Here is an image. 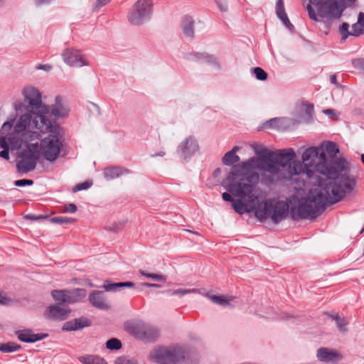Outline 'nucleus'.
<instances>
[{
    "instance_id": "f257e3e1",
    "label": "nucleus",
    "mask_w": 364,
    "mask_h": 364,
    "mask_svg": "<svg viewBox=\"0 0 364 364\" xmlns=\"http://www.w3.org/2000/svg\"><path fill=\"white\" fill-rule=\"evenodd\" d=\"M261 164L260 169L271 174L272 183L290 180L293 176L305 172L309 178L314 176V170L310 168L316 164L318 148L310 147L302 154L304 165L294 160L295 152L292 149L280 150L279 152L264 149L258 152Z\"/></svg>"
},
{
    "instance_id": "f03ea898",
    "label": "nucleus",
    "mask_w": 364,
    "mask_h": 364,
    "mask_svg": "<svg viewBox=\"0 0 364 364\" xmlns=\"http://www.w3.org/2000/svg\"><path fill=\"white\" fill-rule=\"evenodd\" d=\"M50 119L43 113L27 111L14 124V120L6 122L0 129V157L9 160V150H18L23 143L31 142L40 136L39 132L47 131Z\"/></svg>"
},
{
    "instance_id": "7ed1b4c3",
    "label": "nucleus",
    "mask_w": 364,
    "mask_h": 364,
    "mask_svg": "<svg viewBox=\"0 0 364 364\" xmlns=\"http://www.w3.org/2000/svg\"><path fill=\"white\" fill-rule=\"evenodd\" d=\"M340 181L343 184L329 181L321 191L311 190L307 198H301L298 205L291 208L292 218H316L324 211L327 203L333 204L340 201L346 193L352 191L355 186V179L348 176H343Z\"/></svg>"
},
{
    "instance_id": "20e7f679",
    "label": "nucleus",
    "mask_w": 364,
    "mask_h": 364,
    "mask_svg": "<svg viewBox=\"0 0 364 364\" xmlns=\"http://www.w3.org/2000/svg\"><path fill=\"white\" fill-rule=\"evenodd\" d=\"M256 159L251 158L242 161L241 165L232 166L228 176L223 180L221 185L233 196L240 198L232 203L235 211L240 215L249 212L247 206L242 199L255 198L252 194L254 184L257 182L259 175L251 171L255 168Z\"/></svg>"
},
{
    "instance_id": "39448f33",
    "label": "nucleus",
    "mask_w": 364,
    "mask_h": 364,
    "mask_svg": "<svg viewBox=\"0 0 364 364\" xmlns=\"http://www.w3.org/2000/svg\"><path fill=\"white\" fill-rule=\"evenodd\" d=\"M318 148V155L316 164L315 165V171L319 173L326 176L328 179L336 180V184L343 185V183L340 181L343 176H348L350 178H353L348 173H346L348 168L346 161L344 159H328L326 156V152L324 150L323 145H320Z\"/></svg>"
},
{
    "instance_id": "423d86ee",
    "label": "nucleus",
    "mask_w": 364,
    "mask_h": 364,
    "mask_svg": "<svg viewBox=\"0 0 364 364\" xmlns=\"http://www.w3.org/2000/svg\"><path fill=\"white\" fill-rule=\"evenodd\" d=\"M46 125L50 126V128L43 132L48 133V135L41 139L38 144L39 154H41L46 160L53 163L58 159L63 146L60 141L63 130L56 122L51 119L47 122Z\"/></svg>"
},
{
    "instance_id": "0eeeda50",
    "label": "nucleus",
    "mask_w": 364,
    "mask_h": 364,
    "mask_svg": "<svg viewBox=\"0 0 364 364\" xmlns=\"http://www.w3.org/2000/svg\"><path fill=\"white\" fill-rule=\"evenodd\" d=\"M306 10L309 18L319 21V18L331 19L339 18L344 7L337 0H309Z\"/></svg>"
},
{
    "instance_id": "6e6552de",
    "label": "nucleus",
    "mask_w": 364,
    "mask_h": 364,
    "mask_svg": "<svg viewBox=\"0 0 364 364\" xmlns=\"http://www.w3.org/2000/svg\"><path fill=\"white\" fill-rule=\"evenodd\" d=\"M289 203L283 201L267 200L255 210V217L261 222L270 218L273 223L278 224L289 215Z\"/></svg>"
},
{
    "instance_id": "1a4fd4ad",
    "label": "nucleus",
    "mask_w": 364,
    "mask_h": 364,
    "mask_svg": "<svg viewBox=\"0 0 364 364\" xmlns=\"http://www.w3.org/2000/svg\"><path fill=\"white\" fill-rule=\"evenodd\" d=\"M25 148L18 154L16 169L18 173H26L34 170L39 159L38 143H23Z\"/></svg>"
},
{
    "instance_id": "9d476101",
    "label": "nucleus",
    "mask_w": 364,
    "mask_h": 364,
    "mask_svg": "<svg viewBox=\"0 0 364 364\" xmlns=\"http://www.w3.org/2000/svg\"><path fill=\"white\" fill-rule=\"evenodd\" d=\"M149 357L157 364H177L186 357V350L183 346L178 345L160 346L151 351Z\"/></svg>"
},
{
    "instance_id": "9b49d317",
    "label": "nucleus",
    "mask_w": 364,
    "mask_h": 364,
    "mask_svg": "<svg viewBox=\"0 0 364 364\" xmlns=\"http://www.w3.org/2000/svg\"><path fill=\"white\" fill-rule=\"evenodd\" d=\"M23 95L28 105H24L21 102L16 103L14 107L17 112L22 113L23 111H30L31 112L43 113L48 116V108L43 105L41 94L38 90L33 87H28L23 90Z\"/></svg>"
},
{
    "instance_id": "f8f14e48",
    "label": "nucleus",
    "mask_w": 364,
    "mask_h": 364,
    "mask_svg": "<svg viewBox=\"0 0 364 364\" xmlns=\"http://www.w3.org/2000/svg\"><path fill=\"white\" fill-rule=\"evenodd\" d=\"M152 12V0H137L130 9L127 18L132 25L140 26L150 20Z\"/></svg>"
},
{
    "instance_id": "ddd939ff",
    "label": "nucleus",
    "mask_w": 364,
    "mask_h": 364,
    "mask_svg": "<svg viewBox=\"0 0 364 364\" xmlns=\"http://www.w3.org/2000/svg\"><path fill=\"white\" fill-rule=\"evenodd\" d=\"M64 62L69 66L82 67L88 65V62L84 58L80 51L74 48H67L62 53Z\"/></svg>"
},
{
    "instance_id": "4468645a",
    "label": "nucleus",
    "mask_w": 364,
    "mask_h": 364,
    "mask_svg": "<svg viewBox=\"0 0 364 364\" xmlns=\"http://www.w3.org/2000/svg\"><path fill=\"white\" fill-rule=\"evenodd\" d=\"M198 150V144L194 137L190 136L180 143L177 148V153L181 158L187 159L191 158Z\"/></svg>"
},
{
    "instance_id": "2eb2a0df",
    "label": "nucleus",
    "mask_w": 364,
    "mask_h": 364,
    "mask_svg": "<svg viewBox=\"0 0 364 364\" xmlns=\"http://www.w3.org/2000/svg\"><path fill=\"white\" fill-rule=\"evenodd\" d=\"M137 339L146 342H154L159 337V331L152 326H144L137 328L134 332Z\"/></svg>"
},
{
    "instance_id": "dca6fc26",
    "label": "nucleus",
    "mask_w": 364,
    "mask_h": 364,
    "mask_svg": "<svg viewBox=\"0 0 364 364\" xmlns=\"http://www.w3.org/2000/svg\"><path fill=\"white\" fill-rule=\"evenodd\" d=\"M16 334L21 341L25 343H35L48 336L46 333H33L31 329L18 330Z\"/></svg>"
},
{
    "instance_id": "f3484780",
    "label": "nucleus",
    "mask_w": 364,
    "mask_h": 364,
    "mask_svg": "<svg viewBox=\"0 0 364 364\" xmlns=\"http://www.w3.org/2000/svg\"><path fill=\"white\" fill-rule=\"evenodd\" d=\"M318 359L324 363L336 362L342 359V355L336 350L327 348H320L317 350Z\"/></svg>"
},
{
    "instance_id": "a211bd4d",
    "label": "nucleus",
    "mask_w": 364,
    "mask_h": 364,
    "mask_svg": "<svg viewBox=\"0 0 364 364\" xmlns=\"http://www.w3.org/2000/svg\"><path fill=\"white\" fill-rule=\"evenodd\" d=\"M89 301L92 305L99 309L107 310L109 308L105 293L102 291H94L89 295Z\"/></svg>"
},
{
    "instance_id": "6ab92c4d",
    "label": "nucleus",
    "mask_w": 364,
    "mask_h": 364,
    "mask_svg": "<svg viewBox=\"0 0 364 364\" xmlns=\"http://www.w3.org/2000/svg\"><path fill=\"white\" fill-rule=\"evenodd\" d=\"M70 310L68 308H63L58 305L49 306L47 310V317L51 319L63 321L68 316Z\"/></svg>"
},
{
    "instance_id": "aec40b11",
    "label": "nucleus",
    "mask_w": 364,
    "mask_h": 364,
    "mask_svg": "<svg viewBox=\"0 0 364 364\" xmlns=\"http://www.w3.org/2000/svg\"><path fill=\"white\" fill-rule=\"evenodd\" d=\"M90 325L91 323L87 318L80 317L65 322L63 326L62 330L64 331H77L84 327L90 326Z\"/></svg>"
},
{
    "instance_id": "412c9836",
    "label": "nucleus",
    "mask_w": 364,
    "mask_h": 364,
    "mask_svg": "<svg viewBox=\"0 0 364 364\" xmlns=\"http://www.w3.org/2000/svg\"><path fill=\"white\" fill-rule=\"evenodd\" d=\"M276 14L277 17L281 20L283 24L289 30L294 28V26L291 23L284 9L283 0H277L276 3Z\"/></svg>"
},
{
    "instance_id": "4be33fe9",
    "label": "nucleus",
    "mask_w": 364,
    "mask_h": 364,
    "mask_svg": "<svg viewBox=\"0 0 364 364\" xmlns=\"http://www.w3.org/2000/svg\"><path fill=\"white\" fill-rule=\"evenodd\" d=\"M86 296V290L84 289H74L66 290L67 304H73L80 301Z\"/></svg>"
},
{
    "instance_id": "5701e85b",
    "label": "nucleus",
    "mask_w": 364,
    "mask_h": 364,
    "mask_svg": "<svg viewBox=\"0 0 364 364\" xmlns=\"http://www.w3.org/2000/svg\"><path fill=\"white\" fill-rule=\"evenodd\" d=\"M50 112L52 115L58 117H63L68 114V109L64 107L63 99L60 96L55 97V104L52 105Z\"/></svg>"
},
{
    "instance_id": "b1692460",
    "label": "nucleus",
    "mask_w": 364,
    "mask_h": 364,
    "mask_svg": "<svg viewBox=\"0 0 364 364\" xmlns=\"http://www.w3.org/2000/svg\"><path fill=\"white\" fill-rule=\"evenodd\" d=\"M183 34L186 37L193 38L194 36V21L192 17L186 16L181 23Z\"/></svg>"
},
{
    "instance_id": "393cba45",
    "label": "nucleus",
    "mask_w": 364,
    "mask_h": 364,
    "mask_svg": "<svg viewBox=\"0 0 364 364\" xmlns=\"http://www.w3.org/2000/svg\"><path fill=\"white\" fill-rule=\"evenodd\" d=\"M128 173L129 171L122 167H108L105 169L104 176L107 180H112Z\"/></svg>"
},
{
    "instance_id": "a878e982",
    "label": "nucleus",
    "mask_w": 364,
    "mask_h": 364,
    "mask_svg": "<svg viewBox=\"0 0 364 364\" xmlns=\"http://www.w3.org/2000/svg\"><path fill=\"white\" fill-rule=\"evenodd\" d=\"M135 284L132 282H117V283H107L105 284L103 287L107 291H118L122 287L133 288Z\"/></svg>"
},
{
    "instance_id": "bb28decb",
    "label": "nucleus",
    "mask_w": 364,
    "mask_h": 364,
    "mask_svg": "<svg viewBox=\"0 0 364 364\" xmlns=\"http://www.w3.org/2000/svg\"><path fill=\"white\" fill-rule=\"evenodd\" d=\"M78 360L83 364H107L103 358L94 355L80 356Z\"/></svg>"
},
{
    "instance_id": "cd10ccee",
    "label": "nucleus",
    "mask_w": 364,
    "mask_h": 364,
    "mask_svg": "<svg viewBox=\"0 0 364 364\" xmlns=\"http://www.w3.org/2000/svg\"><path fill=\"white\" fill-rule=\"evenodd\" d=\"M188 57L193 60L198 62H207L210 63H215V58L207 53H190Z\"/></svg>"
},
{
    "instance_id": "c85d7f7f",
    "label": "nucleus",
    "mask_w": 364,
    "mask_h": 364,
    "mask_svg": "<svg viewBox=\"0 0 364 364\" xmlns=\"http://www.w3.org/2000/svg\"><path fill=\"white\" fill-rule=\"evenodd\" d=\"M321 145H323L324 150L329 154L331 159H335V156L339 152V149L336 144L331 141H324Z\"/></svg>"
},
{
    "instance_id": "c756f323",
    "label": "nucleus",
    "mask_w": 364,
    "mask_h": 364,
    "mask_svg": "<svg viewBox=\"0 0 364 364\" xmlns=\"http://www.w3.org/2000/svg\"><path fill=\"white\" fill-rule=\"evenodd\" d=\"M240 161V157L237 154H233V151H228L222 159L223 164L225 166L234 165ZM242 163L240 164L241 165ZM237 164L236 166H237Z\"/></svg>"
},
{
    "instance_id": "7c9ffc66",
    "label": "nucleus",
    "mask_w": 364,
    "mask_h": 364,
    "mask_svg": "<svg viewBox=\"0 0 364 364\" xmlns=\"http://www.w3.org/2000/svg\"><path fill=\"white\" fill-rule=\"evenodd\" d=\"M330 317L335 321L338 329L342 333L348 331L347 326L348 321L344 318L340 317L338 315H329Z\"/></svg>"
},
{
    "instance_id": "2f4dec72",
    "label": "nucleus",
    "mask_w": 364,
    "mask_h": 364,
    "mask_svg": "<svg viewBox=\"0 0 364 364\" xmlns=\"http://www.w3.org/2000/svg\"><path fill=\"white\" fill-rule=\"evenodd\" d=\"M21 346L14 342H7L0 345V351L2 353H12L19 350Z\"/></svg>"
},
{
    "instance_id": "473e14b6",
    "label": "nucleus",
    "mask_w": 364,
    "mask_h": 364,
    "mask_svg": "<svg viewBox=\"0 0 364 364\" xmlns=\"http://www.w3.org/2000/svg\"><path fill=\"white\" fill-rule=\"evenodd\" d=\"M51 295L59 304H67L66 290H53Z\"/></svg>"
},
{
    "instance_id": "72a5a7b5",
    "label": "nucleus",
    "mask_w": 364,
    "mask_h": 364,
    "mask_svg": "<svg viewBox=\"0 0 364 364\" xmlns=\"http://www.w3.org/2000/svg\"><path fill=\"white\" fill-rule=\"evenodd\" d=\"M122 345L121 341L115 338L109 339L106 342V347L111 350H117L122 348Z\"/></svg>"
},
{
    "instance_id": "f704fd0d",
    "label": "nucleus",
    "mask_w": 364,
    "mask_h": 364,
    "mask_svg": "<svg viewBox=\"0 0 364 364\" xmlns=\"http://www.w3.org/2000/svg\"><path fill=\"white\" fill-rule=\"evenodd\" d=\"M76 220L72 218L65 216H57L50 218V222L55 224H67L74 223Z\"/></svg>"
},
{
    "instance_id": "c9c22d12",
    "label": "nucleus",
    "mask_w": 364,
    "mask_h": 364,
    "mask_svg": "<svg viewBox=\"0 0 364 364\" xmlns=\"http://www.w3.org/2000/svg\"><path fill=\"white\" fill-rule=\"evenodd\" d=\"M139 273L147 277L151 278L156 282H165L166 280V277L161 274H151V273H147L144 270H139Z\"/></svg>"
},
{
    "instance_id": "e433bc0d",
    "label": "nucleus",
    "mask_w": 364,
    "mask_h": 364,
    "mask_svg": "<svg viewBox=\"0 0 364 364\" xmlns=\"http://www.w3.org/2000/svg\"><path fill=\"white\" fill-rule=\"evenodd\" d=\"M200 290L198 289H178L171 291V295H178L180 296H183L187 294L190 293H199Z\"/></svg>"
},
{
    "instance_id": "4c0bfd02",
    "label": "nucleus",
    "mask_w": 364,
    "mask_h": 364,
    "mask_svg": "<svg viewBox=\"0 0 364 364\" xmlns=\"http://www.w3.org/2000/svg\"><path fill=\"white\" fill-rule=\"evenodd\" d=\"M207 296L213 302L221 306H225L229 304V301L223 296L207 294Z\"/></svg>"
},
{
    "instance_id": "58836bf2",
    "label": "nucleus",
    "mask_w": 364,
    "mask_h": 364,
    "mask_svg": "<svg viewBox=\"0 0 364 364\" xmlns=\"http://www.w3.org/2000/svg\"><path fill=\"white\" fill-rule=\"evenodd\" d=\"M350 32L351 36H359L364 33V27L357 21L352 25Z\"/></svg>"
},
{
    "instance_id": "ea45409f",
    "label": "nucleus",
    "mask_w": 364,
    "mask_h": 364,
    "mask_svg": "<svg viewBox=\"0 0 364 364\" xmlns=\"http://www.w3.org/2000/svg\"><path fill=\"white\" fill-rule=\"evenodd\" d=\"M339 32L343 41H345L348 36H351V32L349 31V24L345 22L343 23L339 28Z\"/></svg>"
},
{
    "instance_id": "a19ab883",
    "label": "nucleus",
    "mask_w": 364,
    "mask_h": 364,
    "mask_svg": "<svg viewBox=\"0 0 364 364\" xmlns=\"http://www.w3.org/2000/svg\"><path fill=\"white\" fill-rule=\"evenodd\" d=\"M252 73L255 74V77L259 80H265L267 78V73L259 67H256L252 69Z\"/></svg>"
},
{
    "instance_id": "79ce46f5",
    "label": "nucleus",
    "mask_w": 364,
    "mask_h": 364,
    "mask_svg": "<svg viewBox=\"0 0 364 364\" xmlns=\"http://www.w3.org/2000/svg\"><path fill=\"white\" fill-rule=\"evenodd\" d=\"M92 185L91 181H86L82 183H80L73 188V192H77L82 190H87L90 188Z\"/></svg>"
},
{
    "instance_id": "37998d69",
    "label": "nucleus",
    "mask_w": 364,
    "mask_h": 364,
    "mask_svg": "<svg viewBox=\"0 0 364 364\" xmlns=\"http://www.w3.org/2000/svg\"><path fill=\"white\" fill-rule=\"evenodd\" d=\"M77 208L75 204L68 203V204H65L63 207L62 212L63 213H74L77 211Z\"/></svg>"
},
{
    "instance_id": "c03bdc74",
    "label": "nucleus",
    "mask_w": 364,
    "mask_h": 364,
    "mask_svg": "<svg viewBox=\"0 0 364 364\" xmlns=\"http://www.w3.org/2000/svg\"><path fill=\"white\" fill-rule=\"evenodd\" d=\"M14 303V299L6 296L3 292L0 291V304L10 305Z\"/></svg>"
},
{
    "instance_id": "a18cd8bd",
    "label": "nucleus",
    "mask_w": 364,
    "mask_h": 364,
    "mask_svg": "<svg viewBox=\"0 0 364 364\" xmlns=\"http://www.w3.org/2000/svg\"><path fill=\"white\" fill-rule=\"evenodd\" d=\"M33 181L31 179H21L14 181V185L18 187H23L26 186H32Z\"/></svg>"
},
{
    "instance_id": "49530a36",
    "label": "nucleus",
    "mask_w": 364,
    "mask_h": 364,
    "mask_svg": "<svg viewBox=\"0 0 364 364\" xmlns=\"http://www.w3.org/2000/svg\"><path fill=\"white\" fill-rule=\"evenodd\" d=\"M352 65L355 68H359L364 71V58H355L352 60Z\"/></svg>"
},
{
    "instance_id": "de8ad7c7",
    "label": "nucleus",
    "mask_w": 364,
    "mask_h": 364,
    "mask_svg": "<svg viewBox=\"0 0 364 364\" xmlns=\"http://www.w3.org/2000/svg\"><path fill=\"white\" fill-rule=\"evenodd\" d=\"M48 216L47 215H34V214H28L24 216V218L31 220H38L47 219Z\"/></svg>"
},
{
    "instance_id": "09e8293b",
    "label": "nucleus",
    "mask_w": 364,
    "mask_h": 364,
    "mask_svg": "<svg viewBox=\"0 0 364 364\" xmlns=\"http://www.w3.org/2000/svg\"><path fill=\"white\" fill-rule=\"evenodd\" d=\"M306 114L308 116V117L311 119L313 117L314 114V105H309L306 107L305 110Z\"/></svg>"
},
{
    "instance_id": "8fccbe9b",
    "label": "nucleus",
    "mask_w": 364,
    "mask_h": 364,
    "mask_svg": "<svg viewBox=\"0 0 364 364\" xmlns=\"http://www.w3.org/2000/svg\"><path fill=\"white\" fill-rule=\"evenodd\" d=\"M323 112L328 115L331 119H336L338 117L336 111L333 109H326L323 110Z\"/></svg>"
},
{
    "instance_id": "3c124183",
    "label": "nucleus",
    "mask_w": 364,
    "mask_h": 364,
    "mask_svg": "<svg viewBox=\"0 0 364 364\" xmlns=\"http://www.w3.org/2000/svg\"><path fill=\"white\" fill-rule=\"evenodd\" d=\"M222 198L225 201L231 202V203L235 201V199H233L231 195L228 192L223 193L222 194Z\"/></svg>"
},
{
    "instance_id": "603ef678",
    "label": "nucleus",
    "mask_w": 364,
    "mask_h": 364,
    "mask_svg": "<svg viewBox=\"0 0 364 364\" xmlns=\"http://www.w3.org/2000/svg\"><path fill=\"white\" fill-rule=\"evenodd\" d=\"M110 1H111V0H96V1L95 3V7H102Z\"/></svg>"
},
{
    "instance_id": "864d4df0",
    "label": "nucleus",
    "mask_w": 364,
    "mask_h": 364,
    "mask_svg": "<svg viewBox=\"0 0 364 364\" xmlns=\"http://www.w3.org/2000/svg\"><path fill=\"white\" fill-rule=\"evenodd\" d=\"M217 4H218L219 9L221 11L225 12V11H228V5L225 2L218 1Z\"/></svg>"
},
{
    "instance_id": "5fc2aeb1",
    "label": "nucleus",
    "mask_w": 364,
    "mask_h": 364,
    "mask_svg": "<svg viewBox=\"0 0 364 364\" xmlns=\"http://www.w3.org/2000/svg\"><path fill=\"white\" fill-rule=\"evenodd\" d=\"M278 119L274 118L266 122V126L268 127H274L277 126Z\"/></svg>"
},
{
    "instance_id": "6e6d98bb",
    "label": "nucleus",
    "mask_w": 364,
    "mask_h": 364,
    "mask_svg": "<svg viewBox=\"0 0 364 364\" xmlns=\"http://www.w3.org/2000/svg\"><path fill=\"white\" fill-rule=\"evenodd\" d=\"M38 69L43 70L46 71H50L52 68L51 65L48 64L40 65L38 66Z\"/></svg>"
},
{
    "instance_id": "4d7b16f0",
    "label": "nucleus",
    "mask_w": 364,
    "mask_h": 364,
    "mask_svg": "<svg viewBox=\"0 0 364 364\" xmlns=\"http://www.w3.org/2000/svg\"><path fill=\"white\" fill-rule=\"evenodd\" d=\"M358 22L364 27V13L360 12L358 18Z\"/></svg>"
},
{
    "instance_id": "13d9d810",
    "label": "nucleus",
    "mask_w": 364,
    "mask_h": 364,
    "mask_svg": "<svg viewBox=\"0 0 364 364\" xmlns=\"http://www.w3.org/2000/svg\"><path fill=\"white\" fill-rule=\"evenodd\" d=\"M330 81L332 84H334L336 85H338V83L337 82V78L336 75H332L330 77Z\"/></svg>"
},
{
    "instance_id": "bf43d9fd",
    "label": "nucleus",
    "mask_w": 364,
    "mask_h": 364,
    "mask_svg": "<svg viewBox=\"0 0 364 364\" xmlns=\"http://www.w3.org/2000/svg\"><path fill=\"white\" fill-rule=\"evenodd\" d=\"M143 286L144 287H160V285L159 284H151V283H147V282H144L142 284Z\"/></svg>"
},
{
    "instance_id": "052dcab7",
    "label": "nucleus",
    "mask_w": 364,
    "mask_h": 364,
    "mask_svg": "<svg viewBox=\"0 0 364 364\" xmlns=\"http://www.w3.org/2000/svg\"><path fill=\"white\" fill-rule=\"evenodd\" d=\"M119 364H136V363L133 360H124Z\"/></svg>"
},
{
    "instance_id": "680f3d73",
    "label": "nucleus",
    "mask_w": 364,
    "mask_h": 364,
    "mask_svg": "<svg viewBox=\"0 0 364 364\" xmlns=\"http://www.w3.org/2000/svg\"><path fill=\"white\" fill-rule=\"evenodd\" d=\"M165 154H166V153L164 151H161L158 152L157 154H155L154 155H153V156H165Z\"/></svg>"
},
{
    "instance_id": "e2e57ef3",
    "label": "nucleus",
    "mask_w": 364,
    "mask_h": 364,
    "mask_svg": "<svg viewBox=\"0 0 364 364\" xmlns=\"http://www.w3.org/2000/svg\"><path fill=\"white\" fill-rule=\"evenodd\" d=\"M220 173V168H216L213 172V176H217Z\"/></svg>"
},
{
    "instance_id": "0e129e2a",
    "label": "nucleus",
    "mask_w": 364,
    "mask_h": 364,
    "mask_svg": "<svg viewBox=\"0 0 364 364\" xmlns=\"http://www.w3.org/2000/svg\"><path fill=\"white\" fill-rule=\"evenodd\" d=\"M239 149V147L235 146L230 151H233V154H236V151Z\"/></svg>"
}]
</instances>
